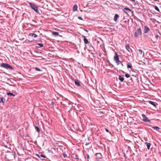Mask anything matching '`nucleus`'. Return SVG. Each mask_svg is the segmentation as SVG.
Instances as JSON below:
<instances>
[{
    "instance_id": "1",
    "label": "nucleus",
    "mask_w": 161,
    "mask_h": 161,
    "mask_svg": "<svg viewBox=\"0 0 161 161\" xmlns=\"http://www.w3.org/2000/svg\"><path fill=\"white\" fill-rule=\"evenodd\" d=\"M1 67L7 69H9L10 70H13L14 69V68L12 66L7 63H2L1 64Z\"/></svg>"
},
{
    "instance_id": "2",
    "label": "nucleus",
    "mask_w": 161,
    "mask_h": 161,
    "mask_svg": "<svg viewBox=\"0 0 161 161\" xmlns=\"http://www.w3.org/2000/svg\"><path fill=\"white\" fill-rule=\"evenodd\" d=\"M115 55L114 57V60L117 65H119V63H121V64L122 66H124L123 64L121 61L119 60V55L116 53H115Z\"/></svg>"
},
{
    "instance_id": "3",
    "label": "nucleus",
    "mask_w": 161,
    "mask_h": 161,
    "mask_svg": "<svg viewBox=\"0 0 161 161\" xmlns=\"http://www.w3.org/2000/svg\"><path fill=\"white\" fill-rule=\"evenodd\" d=\"M142 32L140 28H138L137 30L135 32L134 34V36L137 37L141 35Z\"/></svg>"
},
{
    "instance_id": "4",
    "label": "nucleus",
    "mask_w": 161,
    "mask_h": 161,
    "mask_svg": "<svg viewBox=\"0 0 161 161\" xmlns=\"http://www.w3.org/2000/svg\"><path fill=\"white\" fill-rule=\"evenodd\" d=\"M29 4L31 5V8L33 9L36 12L39 13V11L38 10L37 7L33 4L31 3H29Z\"/></svg>"
},
{
    "instance_id": "5",
    "label": "nucleus",
    "mask_w": 161,
    "mask_h": 161,
    "mask_svg": "<svg viewBox=\"0 0 161 161\" xmlns=\"http://www.w3.org/2000/svg\"><path fill=\"white\" fill-rule=\"evenodd\" d=\"M143 120L144 122H150V120L148 119L147 117L144 114L142 115Z\"/></svg>"
},
{
    "instance_id": "6",
    "label": "nucleus",
    "mask_w": 161,
    "mask_h": 161,
    "mask_svg": "<svg viewBox=\"0 0 161 161\" xmlns=\"http://www.w3.org/2000/svg\"><path fill=\"white\" fill-rule=\"evenodd\" d=\"M96 159L98 161L102 158V154L100 153H97L96 154Z\"/></svg>"
},
{
    "instance_id": "7",
    "label": "nucleus",
    "mask_w": 161,
    "mask_h": 161,
    "mask_svg": "<svg viewBox=\"0 0 161 161\" xmlns=\"http://www.w3.org/2000/svg\"><path fill=\"white\" fill-rule=\"evenodd\" d=\"M150 29L147 26H145L144 29V32L145 33H147L149 31Z\"/></svg>"
},
{
    "instance_id": "8",
    "label": "nucleus",
    "mask_w": 161,
    "mask_h": 161,
    "mask_svg": "<svg viewBox=\"0 0 161 161\" xmlns=\"http://www.w3.org/2000/svg\"><path fill=\"white\" fill-rule=\"evenodd\" d=\"M125 47L126 50L129 52H132V49L130 48L129 44H126L125 46Z\"/></svg>"
},
{
    "instance_id": "9",
    "label": "nucleus",
    "mask_w": 161,
    "mask_h": 161,
    "mask_svg": "<svg viewBox=\"0 0 161 161\" xmlns=\"http://www.w3.org/2000/svg\"><path fill=\"white\" fill-rule=\"evenodd\" d=\"M124 11L126 14L129 13L131 11V10L130 9L126 7L125 8H124Z\"/></svg>"
},
{
    "instance_id": "10",
    "label": "nucleus",
    "mask_w": 161,
    "mask_h": 161,
    "mask_svg": "<svg viewBox=\"0 0 161 161\" xmlns=\"http://www.w3.org/2000/svg\"><path fill=\"white\" fill-rule=\"evenodd\" d=\"M138 55H140V56H142V53H143V55H144V53L143 52V51L142 49H139L138 50Z\"/></svg>"
},
{
    "instance_id": "11",
    "label": "nucleus",
    "mask_w": 161,
    "mask_h": 161,
    "mask_svg": "<svg viewBox=\"0 0 161 161\" xmlns=\"http://www.w3.org/2000/svg\"><path fill=\"white\" fill-rule=\"evenodd\" d=\"M149 127H151L154 130H156L157 131H158L160 129V128L158 126H152L151 125L149 126Z\"/></svg>"
},
{
    "instance_id": "12",
    "label": "nucleus",
    "mask_w": 161,
    "mask_h": 161,
    "mask_svg": "<svg viewBox=\"0 0 161 161\" xmlns=\"http://www.w3.org/2000/svg\"><path fill=\"white\" fill-rule=\"evenodd\" d=\"M1 158L3 160L6 158V155L5 153H2L1 154Z\"/></svg>"
},
{
    "instance_id": "13",
    "label": "nucleus",
    "mask_w": 161,
    "mask_h": 161,
    "mask_svg": "<svg viewBox=\"0 0 161 161\" xmlns=\"http://www.w3.org/2000/svg\"><path fill=\"white\" fill-rule=\"evenodd\" d=\"M145 144L146 145L147 149L149 150L150 149V147L151 146V144L150 143H148L147 142H146L145 143Z\"/></svg>"
},
{
    "instance_id": "14",
    "label": "nucleus",
    "mask_w": 161,
    "mask_h": 161,
    "mask_svg": "<svg viewBox=\"0 0 161 161\" xmlns=\"http://www.w3.org/2000/svg\"><path fill=\"white\" fill-rule=\"evenodd\" d=\"M29 36H32V37H34V38L36 37H37V35H36V34L33 33H30L29 34Z\"/></svg>"
},
{
    "instance_id": "15",
    "label": "nucleus",
    "mask_w": 161,
    "mask_h": 161,
    "mask_svg": "<svg viewBox=\"0 0 161 161\" xmlns=\"http://www.w3.org/2000/svg\"><path fill=\"white\" fill-rule=\"evenodd\" d=\"M77 8H78V7H77V5L76 4H75L74 5V7H73V11H77Z\"/></svg>"
},
{
    "instance_id": "16",
    "label": "nucleus",
    "mask_w": 161,
    "mask_h": 161,
    "mask_svg": "<svg viewBox=\"0 0 161 161\" xmlns=\"http://www.w3.org/2000/svg\"><path fill=\"white\" fill-rule=\"evenodd\" d=\"M104 113L102 112H99L97 114V115L99 117H102L103 116Z\"/></svg>"
},
{
    "instance_id": "17",
    "label": "nucleus",
    "mask_w": 161,
    "mask_h": 161,
    "mask_svg": "<svg viewBox=\"0 0 161 161\" xmlns=\"http://www.w3.org/2000/svg\"><path fill=\"white\" fill-rule=\"evenodd\" d=\"M119 15L118 14H115V15L114 18V20L115 22H116L118 18H119Z\"/></svg>"
},
{
    "instance_id": "18",
    "label": "nucleus",
    "mask_w": 161,
    "mask_h": 161,
    "mask_svg": "<svg viewBox=\"0 0 161 161\" xmlns=\"http://www.w3.org/2000/svg\"><path fill=\"white\" fill-rule=\"evenodd\" d=\"M119 79L121 82H123L124 80V77L120 75H119Z\"/></svg>"
},
{
    "instance_id": "19",
    "label": "nucleus",
    "mask_w": 161,
    "mask_h": 161,
    "mask_svg": "<svg viewBox=\"0 0 161 161\" xmlns=\"http://www.w3.org/2000/svg\"><path fill=\"white\" fill-rule=\"evenodd\" d=\"M148 102L151 104L153 105V106L154 107H155V108H156V105H155V104L152 101H148Z\"/></svg>"
},
{
    "instance_id": "20",
    "label": "nucleus",
    "mask_w": 161,
    "mask_h": 161,
    "mask_svg": "<svg viewBox=\"0 0 161 161\" xmlns=\"http://www.w3.org/2000/svg\"><path fill=\"white\" fill-rule=\"evenodd\" d=\"M83 40H84V42L86 44H87L89 43V42L88 41V40L87 39V38H86L85 36H84Z\"/></svg>"
},
{
    "instance_id": "21",
    "label": "nucleus",
    "mask_w": 161,
    "mask_h": 161,
    "mask_svg": "<svg viewBox=\"0 0 161 161\" xmlns=\"http://www.w3.org/2000/svg\"><path fill=\"white\" fill-rule=\"evenodd\" d=\"M75 84L76 85L80 86V84L79 81L77 80H75Z\"/></svg>"
},
{
    "instance_id": "22",
    "label": "nucleus",
    "mask_w": 161,
    "mask_h": 161,
    "mask_svg": "<svg viewBox=\"0 0 161 161\" xmlns=\"http://www.w3.org/2000/svg\"><path fill=\"white\" fill-rule=\"evenodd\" d=\"M53 35L55 36H57L59 35L58 33L57 32H52Z\"/></svg>"
},
{
    "instance_id": "23",
    "label": "nucleus",
    "mask_w": 161,
    "mask_h": 161,
    "mask_svg": "<svg viewBox=\"0 0 161 161\" xmlns=\"http://www.w3.org/2000/svg\"><path fill=\"white\" fill-rule=\"evenodd\" d=\"M127 67L128 68L131 69L132 66L131 64L130 63H128L127 64Z\"/></svg>"
},
{
    "instance_id": "24",
    "label": "nucleus",
    "mask_w": 161,
    "mask_h": 161,
    "mask_svg": "<svg viewBox=\"0 0 161 161\" xmlns=\"http://www.w3.org/2000/svg\"><path fill=\"white\" fill-rule=\"evenodd\" d=\"M7 95L8 96H15V95L13 94V93H11L10 92H9L8 93H7Z\"/></svg>"
},
{
    "instance_id": "25",
    "label": "nucleus",
    "mask_w": 161,
    "mask_h": 161,
    "mask_svg": "<svg viewBox=\"0 0 161 161\" xmlns=\"http://www.w3.org/2000/svg\"><path fill=\"white\" fill-rule=\"evenodd\" d=\"M5 99L4 97H2L1 98V102H2L3 103H4L5 102Z\"/></svg>"
},
{
    "instance_id": "26",
    "label": "nucleus",
    "mask_w": 161,
    "mask_h": 161,
    "mask_svg": "<svg viewBox=\"0 0 161 161\" xmlns=\"http://www.w3.org/2000/svg\"><path fill=\"white\" fill-rule=\"evenodd\" d=\"M35 127L36 131L38 133L40 131L39 128L37 126H36Z\"/></svg>"
},
{
    "instance_id": "27",
    "label": "nucleus",
    "mask_w": 161,
    "mask_h": 161,
    "mask_svg": "<svg viewBox=\"0 0 161 161\" xmlns=\"http://www.w3.org/2000/svg\"><path fill=\"white\" fill-rule=\"evenodd\" d=\"M35 69L37 71H42V70L40 69H39V68L37 67H35Z\"/></svg>"
},
{
    "instance_id": "28",
    "label": "nucleus",
    "mask_w": 161,
    "mask_h": 161,
    "mask_svg": "<svg viewBox=\"0 0 161 161\" xmlns=\"http://www.w3.org/2000/svg\"><path fill=\"white\" fill-rule=\"evenodd\" d=\"M40 156H41V157H43V158H47V157L46 156H45V155H43V154H41L40 155V156H39V155H38V157H39V158H40Z\"/></svg>"
},
{
    "instance_id": "29",
    "label": "nucleus",
    "mask_w": 161,
    "mask_h": 161,
    "mask_svg": "<svg viewBox=\"0 0 161 161\" xmlns=\"http://www.w3.org/2000/svg\"><path fill=\"white\" fill-rule=\"evenodd\" d=\"M125 76L127 78H129L130 77V75L128 73H126L125 74Z\"/></svg>"
},
{
    "instance_id": "30",
    "label": "nucleus",
    "mask_w": 161,
    "mask_h": 161,
    "mask_svg": "<svg viewBox=\"0 0 161 161\" xmlns=\"http://www.w3.org/2000/svg\"><path fill=\"white\" fill-rule=\"evenodd\" d=\"M37 45L40 46V47H42L43 46V44L42 43H38Z\"/></svg>"
},
{
    "instance_id": "31",
    "label": "nucleus",
    "mask_w": 161,
    "mask_h": 161,
    "mask_svg": "<svg viewBox=\"0 0 161 161\" xmlns=\"http://www.w3.org/2000/svg\"><path fill=\"white\" fill-rule=\"evenodd\" d=\"M154 8L156 10H157L158 11H159V8H158V7L157 6H155Z\"/></svg>"
},
{
    "instance_id": "32",
    "label": "nucleus",
    "mask_w": 161,
    "mask_h": 161,
    "mask_svg": "<svg viewBox=\"0 0 161 161\" xmlns=\"http://www.w3.org/2000/svg\"><path fill=\"white\" fill-rule=\"evenodd\" d=\"M134 19H136L137 21H140V20L138 19L136 17V16H135V17L134 18Z\"/></svg>"
},
{
    "instance_id": "33",
    "label": "nucleus",
    "mask_w": 161,
    "mask_h": 161,
    "mask_svg": "<svg viewBox=\"0 0 161 161\" xmlns=\"http://www.w3.org/2000/svg\"><path fill=\"white\" fill-rule=\"evenodd\" d=\"M78 18L80 19L83 20V19L80 16H78Z\"/></svg>"
},
{
    "instance_id": "34",
    "label": "nucleus",
    "mask_w": 161,
    "mask_h": 161,
    "mask_svg": "<svg viewBox=\"0 0 161 161\" xmlns=\"http://www.w3.org/2000/svg\"><path fill=\"white\" fill-rule=\"evenodd\" d=\"M63 156H64V158H65V157H67V154L66 153H64L63 154Z\"/></svg>"
},
{
    "instance_id": "35",
    "label": "nucleus",
    "mask_w": 161,
    "mask_h": 161,
    "mask_svg": "<svg viewBox=\"0 0 161 161\" xmlns=\"http://www.w3.org/2000/svg\"><path fill=\"white\" fill-rule=\"evenodd\" d=\"M105 130L106 131V132H109V130L107 128H105Z\"/></svg>"
},
{
    "instance_id": "36",
    "label": "nucleus",
    "mask_w": 161,
    "mask_h": 161,
    "mask_svg": "<svg viewBox=\"0 0 161 161\" xmlns=\"http://www.w3.org/2000/svg\"><path fill=\"white\" fill-rule=\"evenodd\" d=\"M89 158H90V157H89V154H87V158L88 159H89Z\"/></svg>"
},
{
    "instance_id": "37",
    "label": "nucleus",
    "mask_w": 161,
    "mask_h": 161,
    "mask_svg": "<svg viewBox=\"0 0 161 161\" xmlns=\"http://www.w3.org/2000/svg\"><path fill=\"white\" fill-rule=\"evenodd\" d=\"M84 30H85V31H86L87 32H88V31L86 29H84Z\"/></svg>"
},
{
    "instance_id": "38",
    "label": "nucleus",
    "mask_w": 161,
    "mask_h": 161,
    "mask_svg": "<svg viewBox=\"0 0 161 161\" xmlns=\"http://www.w3.org/2000/svg\"><path fill=\"white\" fill-rule=\"evenodd\" d=\"M158 35H157L156 36V37L158 39Z\"/></svg>"
},
{
    "instance_id": "39",
    "label": "nucleus",
    "mask_w": 161,
    "mask_h": 161,
    "mask_svg": "<svg viewBox=\"0 0 161 161\" xmlns=\"http://www.w3.org/2000/svg\"><path fill=\"white\" fill-rule=\"evenodd\" d=\"M51 104L52 105H54V103L53 102H52L51 103Z\"/></svg>"
},
{
    "instance_id": "40",
    "label": "nucleus",
    "mask_w": 161,
    "mask_h": 161,
    "mask_svg": "<svg viewBox=\"0 0 161 161\" xmlns=\"http://www.w3.org/2000/svg\"><path fill=\"white\" fill-rule=\"evenodd\" d=\"M103 52L105 53V54H106V51L105 50H104V51H103Z\"/></svg>"
},
{
    "instance_id": "41",
    "label": "nucleus",
    "mask_w": 161,
    "mask_h": 161,
    "mask_svg": "<svg viewBox=\"0 0 161 161\" xmlns=\"http://www.w3.org/2000/svg\"><path fill=\"white\" fill-rule=\"evenodd\" d=\"M35 58H37V57H38V56H35Z\"/></svg>"
},
{
    "instance_id": "42",
    "label": "nucleus",
    "mask_w": 161,
    "mask_h": 161,
    "mask_svg": "<svg viewBox=\"0 0 161 161\" xmlns=\"http://www.w3.org/2000/svg\"><path fill=\"white\" fill-rule=\"evenodd\" d=\"M132 1L133 2H135V0H132Z\"/></svg>"
},
{
    "instance_id": "43",
    "label": "nucleus",
    "mask_w": 161,
    "mask_h": 161,
    "mask_svg": "<svg viewBox=\"0 0 161 161\" xmlns=\"http://www.w3.org/2000/svg\"><path fill=\"white\" fill-rule=\"evenodd\" d=\"M154 1H157V0H153Z\"/></svg>"
},
{
    "instance_id": "44",
    "label": "nucleus",
    "mask_w": 161,
    "mask_h": 161,
    "mask_svg": "<svg viewBox=\"0 0 161 161\" xmlns=\"http://www.w3.org/2000/svg\"><path fill=\"white\" fill-rule=\"evenodd\" d=\"M0 23H2V22H0Z\"/></svg>"
},
{
    "instance_id": "45",
    "label": "nucleus",
    "mask_w": 161,
    "mask_h": 161,
    "mask_svg": "<svg viewBox=\"0 0 161 161\" xmlns=\"http://www.w3.org/2000/svg\"><path fill=\"white\" fill-rule=\"evenodd\" d=\"M160 65H161V63H160Z\"/></svg>"
}]
</instances>
